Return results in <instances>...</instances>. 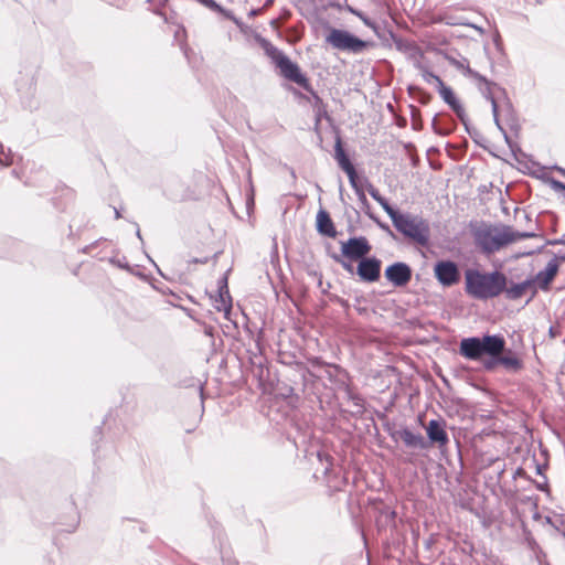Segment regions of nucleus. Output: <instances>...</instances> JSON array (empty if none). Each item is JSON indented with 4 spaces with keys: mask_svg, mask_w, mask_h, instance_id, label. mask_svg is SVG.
<instances>
[{
    "mask_svg": "<svg viewBox=\"0 0 565 565\" xmlns=\"http://www.w3.org/2000/svg\"><path fill=\"white\" fill-rule=\"evenodd\" d=\"M535 236L534 232L515 231L512 226L502 223H482L473 231L476 245L487 255L494 254L516 241Z\"/></svg>",
    "mask_w": 565,
    "mask_h": 565,
    "instance_id": "obj_1",
    "label": "nucleus"
},
{
    "mask_svg": "<svg viewBox=\"0 0 565 565\" xmlns=\"http://www.w3.org/2000/svg\"><path fill=\"white\" fill-rule=\"evenodd\" d=\"M507 285V276L499 270L482 271L477 268L465 270V291L477 300H489L499 297Z\"/></svg>",
    "mask_w": 565,
    "mask_h": 565,
    "instance_id": "obj_2",
    "label": "nucleus"
},
{
    "mask_svg": "<svg viewBox=\"0 0 565 565\" xmlns=\"http://www.w3.org/2000/svg\"><path fill=\"white\" fill-rule=\"evenodd\" d=\"M259 44L264 50L266 56L279 70L280 75L286 79L296 83L305 90L311 93L315 99V107H317L320 110V106L323 105L322 99L312 89L309 79L306 77V75L301 73V70L298 66V64L292 62L281 50L275 46L267 39L262 38L259 40Z\"/></svg>",
    "mask_w": 565,
    "mask_h": 565,
    "instance_id": "obj_3",
    "label": "nucleus"
},
{
    "mask_svg": "<svg viewBox=\"0 0 565 565\" xmlns=\"http://www.w3.org/2000/svg\"><path fill=\"white\" fill-rule=\"evenodd\" d=\"M505 341L499 334H486L482 338L470 337L460 341L459 353L472 361L479 360L484 354L498 355L503 352Z\"/></svg>",
    "mask_w": 565,
    "mask_h": 565,
    "instance_id": "obj_4",
    "label": "nucleus"
},
{
    "mask_svg": "<svg viewBox=\"0 0 565 565\" xmlns=\"http://www.w3.org/2000/svg\"><path fill=\"white\" fill-rule=\"evenodd\" d=\"M392 223L398 233L419 246L426 247L429 244L430 225L423 216L399 212Z\"/></svg>",
    "mask_w": 565,
    "mask_h": 565,
    "instance_id": "obj_5",
    "label": "nucleus"
},
{
    "mask_svg": "<svg viewBox=\"0 0 565 565\" xmlns=\"http://www.w3.org/2000/svg\"><path fill=\"white\" fill-rule=\"evenodd\" d=\"M326 41L333 49L353 54H360L369 46L367 42L356 38L349 31L340 29H331Z\"/></svg>",
    "mask_w": 565,
    "mask_h": 565,
    "instance_id": "obj_6",
    "label": "nucleus"
},
{
    "mask_svg": "<svg viewBox=\"0 0 565 565\" xmlns=\"http://www.w3.org/2000/svg\"><path fill=\"white\" fill-rule=\"evenodd\" d=\"M479 77L480 78H476L475 81L477 83L478 89L481 93V95L487 100L490 102L492 113L497 114V111L499 109L498 99L500 96H502L505 98V106H504V108H501V111L507 110L509 114H511L512 105H511L510 100L507 98L505 89L503 87H501L499 84H497L492 81H489L487 77H484L481 74H479Z\"/></svg>",
    "mask_w": 565,
    "mask_h": 565,
    "instance_id": "obj_7",
    "label": "nucleus"
},
{
    "mask_svg": "<svg viewBox=\"0 0 565 565\" xmlns=\"http://www.w3.org/2000/svg\"><path fill=\"white\" fill-rule=\"evenodd\" d=\"M434 274L437 281L444 287H451L459 282L460 270L452 260H439L434 266Z\"/></svg>",
    "mask_w": 565,
    "mask_h": 565,
    "instance_id": "obj_8",
    "label": "nucleus"
},
{
    "mask_svg": "<svg viewBox=\"0 0 565 565\" xmlns=\"http://www.w3.org/2000/svg\"><path fill=\"white\" fill-rule=\"evenodd\" d=\"M371 245L366 237H350L347 242H341V255L350 260H361L371 252Z\"/></svg>",
    "mask_w": 565,
    "mask_h": 565,
    "instance_id": "obj_9",
    "label": "nucleus"
},
{
    "mask_svg": "<svg viewBox=\"0 0 565 565\" xmlns=\"http://www.w3.org/2000/svg\"><path fill=\"white\" fill-rule=\"evenodd\" d=\"M412 268L404 262H396L385 268V278L395 287H404L412 279Z\"/></svg>",
    "mask_w": 565,
    "mask_h": 565,
    "instance_id": "obj_10",
    "label": "nucleus"
},
{
    "mask_svg": "<svg viewBox=\"0 0 565 565\" xmlns=\"http://www.w3.org/2000/svg\"><path fill=\"white\" fill-rule=\"evenodd\" d=\"M381 260L375 256L364 257L359 260L356 275L364 282L377 281L381 276Z\"/></svg>",
    "mask_w": 565,
    "mask_h": 565,
    "instance_id": "obj_11",
    "label": "nucleus"
},
{
    "mask_svg": "<svg viewBox=\"0 0 565 565\" xmlns=\"http://www.w3.org/2000/svg\"><path fill=\"white\" fill-rule=\"evenodd\" d=\"M334 159L337 160L340 168L347 173L350 184L354 185V179L358 178L356 171L342 147V140L339 135L335 138Z\"/></svg>",
    "mask_w": 565,
    "mask_h": 565,
    "instance_id": "obj_12",
    "label": "nucleus"
},
{
    "mask_svg": "<svg viewBox=\"0 0 565 565\" xmlns=\"http://www.w3.org/2000/svg\"><path fill=\"white\" fill-rule=\"evenodd\" d=\"M437 92L439 96L443 98V100L455 111L457 117L460 119L461 122L466 124V111L460 102L457 99L454 90L451 87L447 86L445 83L440 84L437 88Z\"/></svg>",
    "mask_w": 565,
    "mask_h": 565,
    "instance_id": "obj_13",
    "label": "nucleus"
},
{
    "mask_svg": "<svg viewBox=\"0 0 565 565\" xmlns=\"http://www.w3.org/2000/svg\"><path fill=\"white\" fill-rule=\"evenodd\" d=\"M531 289V297L527 302L536 295V288L534 286V280L525 279L521 282L513 284L510 286L505 285V289L502 294H504L508 300H519L523 297V295Z\"/></svg>",
    "mask_w": 565,
    "mask_h": 565,
    "instance_id": "obj_14",
    "label": "nucleus"
},
{
    "mask_svg": "<svg viewBox=\"0 0 565 565\" xmlns=\"http://www.w3.org/2000/svg\"><path fill=\"white\" fill-rule=\"evenodd\" d=\"M427 437L430 443L446 446L449 441L448 434L445 430V422L431 419L426 427Z\"/></svg>",
    "mask_w": 565,
    "mask_h": 565,
    "instance_id": "obj_15",
    "label": "nucleus"
},
{
    "mask_svg": "<svg viewBox=\"0 0 565 565\" xmlns=\"http://www.w3.org/2000/svg\"><path fill=\"white\" fill-rule=\"evenodd\" d=\"M558 263H556V259H551L545 269L540 270L534 278H531V280H534V284H537L539 287L542 290H547L550 284L553 281L554 277L556 276L558 271Z\"/></svg>",
    "mask_w": 565,
    "mask_h": 565,
    "instance_id": "obj_16",
    "label": "nucleus"
},
{
    "mask_svg": "<svg viewBox=\"0 0 565 565\" xmlns=\"http://www.w3.org/2000/svg\"><path fill=\"white\" fill-rule=\"evenodd\" d=\"M408 448L426 449L428 447L427 441L420 434H415L408 428H403L396 433Z\"/></svg>",
    "mask_w": 565,
    "mask_h": 565,
    "instance_id": "obj_17",
    "label": "nucleus"
},
{
    "mask_svg": "<svg viewBox=\"0 0 565 565\" xmlns=\"http://www.w3.org/2000/svg\"><path fill=\"white\" fill-rule=\"evenodd\" d=\"M317 231L328 237H335L337 231L329 213L324 210H319L317 213Z\"/></svg>",
    "mask_w": 565,
    "mask_h": 565,
    "instance_id": "obj_18",
    "label": "nucleus"
},
{
    "mask_svg": "<svg viewBox=\"0 0 565 565\" xmlns=\"http://www.w3.org/2000/svg\"><path fill=\"white\" fill-rule=\"evenodd\" d=\"M395 45L398 51L406 53L414 63L424 56L422 49L413 41L398 39L395 40Z\"/></svg>",
    "mask_w": 565,
    "mask_h": 565,
    "instance_id": "obj_19",
    "label": "nucleus"
},
{
    "mask_svg": "<svg viewBox=\"0 0 565 565\" xmlns=\"http://www.w3.org/2000/svg\"><path fill=\"white\" fill-rule=\"evenodd\" d=\"M448 62L455 66L458 71H460L465 76H468L472 78L473 81L476 78H480L477 71L472 70L469 65V61L466 57L461 58H455V57H448Z\"/></svg>",
    "mask_w": 565,
    "mask_h": 565,
    "instance_id": "obj_20",
    "label": "nucleus"
},
{
    "mask_svg": "<svg viewBox=\"0 0 565 565\" xmlns=\"http://www.w3.org/2000/svg\"><path fill=\"white\" fill-rule=\"evenodd\" d=\"M414 67L420 72V75L426 83L435 84L436 89L439 87L440 84H444V81L438 75L429 71V68L426 65H424L420 61H416L414 63Z\"/></svg>",
    "mask_w": 565,
    "mask_h": 565,
    "instance_id": "obj_21",
    "label": "nucleus"
},
{
    "mask_svg": "<svg viewBox=\"0 0 565 565\" xmlns=\"http://www.w3.org/2000/svg\"><path fill=\"white\" fill-rule=\"evenodd\" d=\"M498 361L510 372H519L523 367L522 361L514 355H501L500 353Z\"/></svg>",
    "mask_w": 565,
    "mask_h": 565,
    "instance_id": "obj_22",
    "label": "nucleus"
},
{
    "mask_svg": "<svg viewBox=\"0 0 565 565\" xmlns=\"http://www.w3.org/2000/svg\"><path fill=\"white\" fill-rule=\"evenodd\" d=\"M213 307L217 311H224L225 318H228V315L232 309V299L227 298L226 295H222V292H217V296L214 298Z\"/></svg>",
    "mask_w": 565,
    "mask_h": 565,
    "instance_id": "obj_23",
    "label": "nucleus"
},
{
    "mask_svg": "<svg viewBox=\"0 0 565 565\" xmlns=\"http://www.w3.org/2000/svg\"><path fill=\"white\" fill-rule=\"evenodd\" d=\"M331 258L340 264L342 266V268L350 275H353L354 273H356V270H354V267L352 265V260H350L349 258H347L345 256L341 255V254H332L331 255Z\"/></svg>",
    "mask_w": 565,
    "mask_h": 565,
    "instance_id": "obj_24",
    "label": "nucleus"
},
{
    "mask_svg": "<svg viewBox=\"0 0 565 565\" xmlns=\"http://www.w3.org/2000/svg\"><path fill=\"white\" fill-rule=\"evenodd\" d=\"M349 11L352 14L356 15L358 18H360L361 21L364 23V25H366L367 28L372 29L374 32H377V29H379L377 24L374 21H372L370 18H367L363 12H361V11L354 9V8H351V7H349Z\"/></svg>",
    "mask_w": 565,
    "mask_h": 565,
    "instance_id": "obj_25",
    "label": "nucleus"
},
{
    "mask_svg": "<svg viewBox=\"0 0 565 565\" xmlns=\"http://www.w3.org/2000/svg\"><path fill=\"white\" fill-rule=\"evenodd\" d=\"M352 189L354 190L356 196H358V200L361 204V207L362 209H369L370 204H369V201L366 199V195L363 191V189L358 184V180L354 179V185H351Z\"/></svg>",
    "mask_w": 565,
    "mask_h": 565,
    "instance_id": "obj_26",
    "label": "nucleus"
},
{
    "mask_svg": "<svg viewBox=\"0 0 565 565\" xmlns=\"http://www.w3.org/2000/svg\"><path fill=\"white\" fill-rule=\"evenodd\" d=\"M13 163V156L11 150H6L3 145L0 142V166L7 167Z\"/></svg>",
    "mask_w": 565,
    "mask_h": 565,
    "instance_id": "obj_27",
    "label": "nucleus"
},
{
    "mask_svg": "<svg viewBox=\"0 0 565 565\" xmlns=\"http://www.w3.org/2000/svg\"><path fill=\"white\" fill-rule=\"evenodd\" d=\"M382 209L386 212V214L390 216L391 221L401 212L396 209H394L385 198L382 196L381 201L377 202Z\"/></svg>",
    "mask_w": 565,
    "mask_h": 565,
    "instance_id": "obj_28",
    "label": "nucleus"
},
{
    "mask_svg": "<svg viewBox=\"0 0 565 565\" xmlns=\"http://www.w3.org/2000/svg\"><path fill=\"white\" fill-rule=\"evenodd\" d=\"M217 292H222V295H226L230 298V291L227 286V275L224 274L217 281Z\"/></svg>",
    "mask_w": 565,
    "mask_h": 565,
    "instance_id": "obj_29",
    "label": "nucleus"
},
{
    "mask_svg": "<svg viewBox=\"0 0 565 565\" xmlns=\"http://www.w3.org/2000/svg\"><path fill=\"white\" fill-rule=\"evenodd\" d=\"M366 190L373 200L376 202L381 201L382 195L380 194L379 190L374 188V185L369 181H366Z\"/></svg>",
    "mask_w": 565,
    "mask_h": 565,
    "instance_id": "obj_30",
    "label": "nucleus"
},
{
    "mask_svg": "<svg viewBox=\"0 0 565 565\" xmlns=\"http://www.w3.org/2000/svg\"><path fill=\"white\" fill-rule=\"evenodd\" d=\"M317 457H318L319 461L323 462V460H326L328 462V465L324 467V470H323V473L327 475L332 466L331 457L328 454H324L321 451L317 452Z\"/></svg>",
    "mask_w": 565,
    "mask_h": 565,
    "instance_id": "obj_31",
    "label": "nucleus"
},
{
    "mask_svg": "<svg viewBox=\"0 0 565 565\" xmlns=\"http://www.w3.org/2000/svg\"><path fill=\"white\" fill-rule=\"evenodd\" d=\"M489 356H490V359L483 363V366L487 371H492L497 364H500L498 361L499 354L498 355H489Z\"/></svg>",
    "mask_w": 565,
    "mask_h": 565,
    "instance_id": "obj_32",
    "label": "nucleus"
},
{
    "mask_svg": "<svg viewBox=\"0 0 565 565\" xmlns=\"http://www.w3.org/2000/svg\"><path fill=\"white\" fill-rule=\"evenodd\" d=\"M381 516H384L386 522H393L396 513L394 510H391L390 508H385L381 511Z\"/></svg>",
    "mask_w": 565,
    "mask_h": 565,
    "instance_id": "obj_33",
    "label": "nucleus"
},
{
    "mask_svg": "<svg viewBox=\"0 0 565 565\" xmlns=\"http://www.w3.org/2000/svg\"><path fill=\"white\" fill-rule=\"evenodd\" d=\"M498 110H500V108H499ZM492 115H493V120H494L495 126L499 128V130H500V131H502V132H503L505 141H507L508 143H510V140H509L508 134L505 132V130L503 129V127H502V126H501V124H500V119H499V111H497V114H495V113H492Z\"/></svg>",
    "mask_w": 565,
    "mask_h": 565,
    "instance_id": "obj_34",
    "label": "nucleus"
},
{
    "mask_svg": "<svg viewBox=\"0 0 565 565\" xmlns=\"http://www.w3.org/2000/svg\"><path fill=\"white\" fill-rule=\"evenodd\" d=\"M350 398L358 408L362 409L364 407V401L359 395H351Z\"/></svg>",
    "mask_w": 565,
    "mask_h": 565,
    "instance_id": "obj_35",
    "label": "nucleus"
},
{
    "mask_svg": "<svg viewBox=\"0 0 565 565\" xmlns=\"http://www.w3.org/2000/svg\"><path fill=\"white\" fill-rule=\"evenodd\" d=\"M431 126H433L434 131L439 134V135H447L448 134V130H441L437 126V115H435V117L433 118Z\"/></svg>",
    "mask_w": 565,
    "mask_h": 565,
    "instance_id": "obj_36",
    "label": "nucleus"
},
{
    "mask_svg": "<svg viewBox=\"0 0 565 565\" xmlns=\"http://www.w3.org/2000/svg\"><path fill=\"white\" fill-rule=\"evenodd\" d=\"M524 533H525V539H526V541H527L529 545H530L531 547H533V546L536 544V542H535V540L533 539V536H532L531 532H529V531L526 530V527H524Z\"/></svg>",
    "mask_w": 565,
    "mask_h": 565,
    "instance_id": "obj_37",
    "label": "nucleus"
},
{
    "mask_svg": "<svg viewBox=\"0 0 565 565\" xmlns=\"http://www.w3.org/2000/svg\"><path fill=\"white\" fill-rule=\"evenodd\" d=\"M547 244H550V245H557V244L565 245V234H563L559 238L548 241Z\"/></svg>",
    "mask_w": 565,
    "mask_h": 565,
    "instance_id": "obj_38",
    "label": "nucleus"
},
{
    "mask_svg": "<svg viewBox=\"0 0 565 565\" xmlns=\"http://www.w3.org/2000/svg\"><path fill=\"white\" fill-rule=\"evenodd\" d=\"M553 259H556V263L565 262V253L559 252V253L555 254Z\"/></svg>",
    "mask_w": 565,
    "mask_h": 565,
    "instance_id": "obj_39",
    "label": "nucleus"
},
{
    "mask_svg": "<svg viewBox=\"0 0 565 565\" xmlns=\"http://www.w3.org/2000/svg\"><path fill=\"white\" fill-rule=\"evenodd\" d=\"M553 185L555 189H561V190H563V186H565V184L559 181H553Z\"/></svg>",
    "mask_w": 565,
    "mask_h": 565,
    "instance_id": "obj_40",
    "label": "nucleus"
},
{
    "mask_svg": "<svg viewBox=\"0 0 565 565\" xmlns=\"http://www.w3.org/2000/svg\"><path fill=\"white\" fill-rule=\"evenodd\" d=\"M524 473V470L522 468H518L513 475V478L515 479L518 476H522Z\"/></svg>",
    "mask_w": 565,
    "mask_h": 565,
    "instance_id": "obj_41",
    "label": "nucleus"
},
{
    "mask_svg": "<svg viewBox=\"0 0 565 565\" xmlns=\"http://www.w3.org/2000/svg\"><path fill=\"white\" fill-rule=\"evenodd\" d=\"M136 236L141 241V243H143V239H142V236H141V232H140V228H139L138 225H137V228H136Z\"/></svg>",
    "mask_w": 565,
    "mask_h": 565,
    "instance_id": "obj_42",
    "label": "nucleus"
},
{
    "mask_svg": "<svg viewBox=\"0 0 565 565\" xmlns=\"http://www.w3.org/2000/svg\"><path fill=\"white\" fill-rule=\"evenodd\" d=\"M114 210H115V217L119 218L121 216L120 212L117 209H114Z\"/></svg>",
    "mask_w": 565,
    "mask_h": 565,
    "instance_id": "obj_43",
    "label": "nucleus"
},
{
    "mask_svg": "<svg viewBox=\"0 0 565 565\" xmlns=\"http://www.w3.org/2000/svg\"><path fill=\"white\" fill-rule=\"evenodd\" d=\"M199 390H200L201 398L203 399V391H204V388H203V385H202V384L200 385Z\"/></svg>",
    "mask_w": 565,
    "mask_h": 565,
    "instance_id": "obj_44",
    "label": "nucleus"
},
{
    "mask_svg": "<svg viewBox=\"0 0 565 565\" xmlns=\"http://www.w3.org/2000/svg\"><path fill=\"white\" fill-rule=\"evenodd\" d=\"M90 247H92V246H86V247H84V248H83V252H84V253H88V252L90 250Z\"/></svg>",
    "mask_w": 565,
    "mask_h": 565,
    "instance_id": "obj_45",
    "label": "nucleus"
},
{
    "mask_svg": "<svg viewBox=\"0 0 565 565\" xmlns=\"http://www.w3.org/2000/svg\"><path fill=\"white\" fill-rule=\"evenodd\" d=\"M537 488H539L540 490H544L543 484H537Z\"/></svg>",
    "mask_w": 565,
    "mask_h": 565,
    "instance_id": "obj_46",
    "label": "nucleus"
},
{
    "mask_svg": "<svg viewBox=\"0 0 565 565\" xmlns=\"http://www.w3.org/2000/svg\"><path fill=\"white\" fill-rule=\"evenodd\" d=\"M564 175H565V170L564 169H558Z\"/></svg>",
    "mask_w": 565,
    "mask_h": 565,
    "instance_id": "obj_47",
    "label": "nucleus"
},
{
    "mask_svg": "<svg viewBox=\"0 0 565 565\" xmlns=\"http://www.w3.org/2000/svg\"><path fill=\"white\" fill-rule=\"evenodd\" d=\"M32 85H33V82L32 79L30 81V89L32 88Z\"/></svg>",
    "mask_w": 565,
    "mask_h": 565,
    "instance_id": "obj_48",
    "label": "nucleus"
},
{
    "mask_svg": "<svg viewBox=\"0 0 565 565\" xmlns=\"http://www.w3.org/2000/svg\"><path fill=\"white\" fill-rule=\"evenodd\" d=\"M563 191H565V186H563Z\"/></svg>",
    "mask_w": 565,
    "mask_h": 565,
    "instance_id": "obj_49",
    "label": "nucleus"
}]
</instances>
